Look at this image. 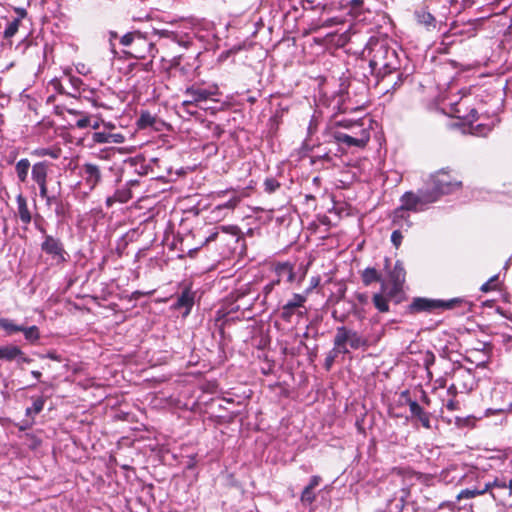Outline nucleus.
Wrapping results in <instances>:
<instances>
[{
    "label": "nucleus",
    "mask_w": 512,
    "mask_h": 512,
    "mask_svg": "<svg viewBox=\"0 0 512 512\" xmlns=\"http://www.w3.org/2000/svg\"><path fill=\"white\" fill-rule=\"evenodd\" d=\"M16 202L18 217L20 221L25 225L30 224L32 221V214L28 208L27 199L23 196V194L20 193L16 197Z\"/></svg>",
    "instance_id": "5701e85b"
},
{
    "label": "nucleus",
    "mask_w": 512,
    "mask_h": 512,
    "mask_svg": "<svg viewBox=\"0 0 512 512\" xmlns=\"http://www.w3.org/2000/svg\"><path fill=\"white\" fill-rule=\"evenodd\" d=\"M240 201L241 198L239 196L233 195L227 202L223 204H218L211 210L213 218L216 220H220V215L218 214H220L221 209H224L226 212L231 214L234 211V209L238 206Z\"/></svg>",
    "instance_id": "393cba45"
},
{
    "label": "nucleus",
    "mask_w": 512,
    "mask_h": 512,
    "mask_svg": "<svg viewBox=\"0 0 512 512\" xmlns=\"http://www.w3.org/2000/svg\"><path fill=\"white\" fill-rule=\"evenodd\" d=\"M20 332H22L24 334L25 339L31 343L37 342L40 339L39 328L35 325L30 327L23 326V330H21Z\"/></svg>",
    "instance_id": "4c0bfd02"
},
{
    "label": "nucleus",
    "mask_w": 512,
    "mask_h": 512,
    "mask_svg": "<svg viewBox=\"0 0 512 512\" xmlns=\"http://www.w3.org/2000/svg\"><path fill=\"white\" fill-rule=\"evenodd\" d=\"M301 502L303 504H312L316 500V495L314 493V489H311L309 487H305L301 493Z\"/></svg>",
    "instance_id": "09e8293b"
},
{
    "label": "nucleus",
    "mask_w": 512,
    "mask_h": 512,
    "mask_svg": "<svg viewBox=\"0 0 512 512\" xmlns=\"http://www.w3.org/2000/svg\"><path fill=\"white\" fill-rule=\"evenodd\" d=\"M459 118H463L464 120H466L468 122H473V121L477 120L478 112L476 109L473 108L470 110L469 114L459 116Z\"/></svg>",
    "instance_id": "680f3d73"
},
{
    "label": "nucleus",
    "mask_w": 512,
    "mask_h": 512,
    "mask_svg": "<svg viewBox=\"0 0 512 512\" xmlns=\"http://www.w3.org/2000/svg\"><path fill=\"white\" fill-rule=\"evenodd\" d=\"M218 93L217 85L203 87L197 83L187 87L183 92L184 96H192V101L197 102L198 105L201 102L212 99L214 96L218 95Z\"/></svg>",
    "instance_id": "9b49d317"
},
{
    "label": "nucleus",
    "mask_w": 512,
    "mask_h": 512,
    "mask_svg": "<svg viewBox=\"0 0 512 512\" xmlns=\"http://www.w3.org/2000/svg\"><path fill=\"white\" fill-rule=\"evenodd\" d=\"M44 404H45V399L43 397L35 398L33 400L32 406L28 407L26 409V415L31 416V415L39 414L43 410Z\"/></svg>",
    "instance_id": "79ce46f5"
},
{
    "label": "nucleus",
    "mask_w": 512,
    "mask_h": 512,
    "mask_svg": "<svg viewBox=\"0 0 512 512\" xmlns=\"http://www.w3.org/2000/svg\"><path fill=\"white\" fill-rule=\"evenodd\" d=\"M102 131L94 132L91 139L96 144H122L126 141V135L117 131L112 122L102 121Z\"/></svg>",
    "instance_id": "1a4fd4ad"
},
{
    "label": "nucleus",
    "mask_w": 512,
    "mask_h": 512,
    "mask_svg": "<svg viewBox=\"0 0 512 512\" xmlns=\"http://www.w3.org/2000/svg\"><path fill=\"white\" fill-rule=\"evenodd\" d=\"M417 22L428 30L436 28V19L428 10V6L421 7L415 11Z\"/></svg>",
    "instance_id": "4be33fe9"
},
{
    "label": "nucleus",
    "mask_w": 512,
    "mask_h": 512,
    "mask_svg": "<svg viewBox=\"0 0 512 512\" xmlns=\"http://www.w3.org/2000/svg\"><path fill=\"white\" fill-rule=\"evenodd\" d=\"M301 6L304 10H317L326 11L328 4L319 2L317 0H301Z\"/></svg>",
    "instance_id": "ea45409f"
},
{
    "label": "nucleus",
    "mask_w": 512,
    "mask_h": 512,
    "mask_svg": "<svg viewBox=\"0 0 512 512\" xmlns=\"http://www.w3.org/2000/svg\"><path fill=\"white\" fill-rule=\"evenodd\" d=\"M496 411L500 412V413H508V414L512 415V402H510L509 404H507L504 407L498 408Z\"/></svg>",
    "instance_id": "774afa93"
},
{
    "label": "nucleus",
    "mask_w": 512,
    "mask_h": 512,
    "mask_svg": "<svg viewBox=\"0 0 512 512\" xmlns=\"http://www.w3.org/2000/svg\"><path fill=\"white\" fill-rule=\"evenodd\" d=\"M43 223H44L43 217L39 214H36L34 217V225H35V228L42 234V237L44 238L45 236H47L49 234H48L46 228L44 227Z\"/></svg>",
    "instance_id": "603ef678"
},
{
    "label": "nucleus",
    "mask_w": 512,
    "mask_h": 512,
    "mask_svg": "<svg viewBox=\"0 0 512 512\" xmlns=\"http://www.w3.org/2000/svg\"><path fill=\"white\" fill-rule=\"evenodd\" d=\"M90 124H91V117L88 115H84L76 121L75 125L79 129H84L86 127H89Z\"/></svg>",
    "instance_id": "4d7b16f0"
},
{
    "label": "nucleus",
    "mask_w": 512,
    "mask_h": 512,
    "mask_svg": "<svg viewBox=\"0 0 512 512\" xmlns=\"http://www.w3.org/2000/svg\"><path fill=\"white\" fill-rule=\"evenodd\" d=\"M85 183L93 190L102 180L101 169L93 163H84L82 165Z\"/></svg>",
    "instance_id": "f3484780"
},
{
    "label": "nucleus",
    "mask_w": 512,
    "mask_h": 512,
    "mask_svg": "<svg viewBox=\"0 0 512 512\" xmlns=\"http://www.w3.org/2000/svg\"><path fill=\"white\" fill-rule=\"evenodd\" d=\"M52 205L55 206V214L62 217L67 212L68 204L64 203L60 196L55 195V200L52 201Z\"/></svg>",
    "instance_id": "49530a36"
},
{
    "label": "nucleus",
    "mask_w": 512,
    "mask_h": 512,
    "mask_svg": "<svg viewBox=\"0 0 512 512\" xmlns=\"http://www.w3.org/2000/svg\"><path fill=\"white\" fill-rule=\"evenodd\" d=\"M183 60V55L173 57L167 69L169 71H179L182 74H186L188 69H186L185 66L183 65Z\"/></svg>",
    "instance_id": "58836bf2"
},
{
    "label": "nucleus",
    "mask_w": 512,
    "mask_h": 512,
    "mask_svg": "<svg viewBox=\"0 0 512 512\" xmlns=\"http://www.w3.org/2000/svg\"><path fill=\"white\" fill-rule=\"evenodd\" d=\"M434 362H435V355H434V353L431 352V351H427L425 353V357H424V364H425V366L428 368L431 365H433Z\"/></svg>",
    "instance_id": "0e129e2a"
},
{
    "label": "nucleus",
    "mask_w": 512,
    "mask_h": 512,
    "mask_svg": "<svg viewBox=\"0 0 512 512\" xmlns=\"http://www.w3.org/2000/svg\"><path fill=\"white\" fill-rule=\"evenodd\" d=\"M425 186L437 202L442 196L462 189L463 182L461 175L457 171L450 168H442L429 176Z\"/></svg>",
    "instance_id": "f03ea898"
},
{
    "label": "nucleus",
    "mask_w": 512,
    "mask_h": 512,
    "mask_svg": "<svg viewBox=\"0 0 512 512\" xmlns=\"http://www.w3.org/2000/svg\"><path fill=\"white\" fill-rule=\"evenodd\" d=\"M39 187V195L45 200L48 207L52 206V201L55 200V195H49L48 193V182L37 184Z\"/></svg>",
    "instance_id": "a18cd8bd"
},
{
    "label": "nucleus",
    "mask_w": 512,
    "mask_h": 512,
    "mask_svg": "<svg viewBox=\"0 0 512 512\" xmlns=\"http://www.w3.org/2000/svg\"><path fill=\"white\" fill-rule=\"evenodd\" d=\"M448 395L451 396V398H455L458 393H460V387L453 382L447 389Z\"/></svg>",
    "instance_id": "69168bd1"
},
{
    "label": "nucleus",
    "mask_w": 512,
    "mask_h": 512,
    "mask_svg": "<svg viewBox=\"0 0 512 512\" xmlns=\"http://www.w3.org/2000/svg\"><path fill=\"white\" fill-rule=\"evenodd\" d=\"M0 329L4 330L7 335H13L23 330V326L15 324L11 319L0 318Z\"/></svg>",
    "instance_id": "473e14b6"
},
{
    "label": "nucleus",
    "mask_w": 512,
    "mask_h": 512,
    "mask_svg": "<svg viewBox=\"0 0 512 512\" xmlns=\"http://www.w3.org/2000/svg\"><path fill=\"white\" fill-rule=\"evenodd\" d=\"M20 26V18H14L12 21H10L7 24V27L5 28L3 32V37L5 39L12 38L19 30Z\"/></svg>",
    "instance_id": "a19ab883"
},
{
    "label": "nucleus",
    "mask_w": 512,
    "mask_h": 512,
    "mask_svg": "<svg viewBox=\"0 0 512 512\" xmlns=\"http://www.w3.org/2000/svg\"><path fill=\"white\" fill-rule=\"evenodd\" d=\"M195 302V292L192 291L191 284L184 286L181 293L178 295L177 300L172 305V309L180 310L185 309L183 316L190 314Z\"/></svg>",
    "instance_id": "4468645a"
},
{
    "label": "nucleus",
    "mask_w": 512,
    "mask_h": 512,
    "mask_svg": "<svg viewBox=\"0 0 512 512\" xmlns=\"http://www.w3.org/2000/svg\"><path fill=\"white\" fill-rule=\"evenodd\" d=\"M264 190L267 192V193H273L275 192L277 189L280 188L281 184L279 183V181L273 177H269V178H266L264 183Z\"/></svg>",
    "instance_id": "8fccbe9b"
},
{
    "label": "nucleus",
    "mask_w": 512,
    "mask_h": 512,
    "mask_svg": "<svg viewBox=\"0 0 512 512\" xmlns=\"http://www.w3.org/2000/svg\"><path fill=\"white\" fill-rule=\"evenodd\" d=\"M66 80L70 88H72V91H69V89H65V94L72 96L74 98L80 96L82 87L85 85L82 79L76 76H68Z\"/></svg>",
    "instance_id": "c85d7f7f"
},
{
    "label": "nucleus",
    "mask_w": 512,
    "mask_h": 512,
    "mask_svg": "<svg viewBox=\"0 0 512 512\" xmlns=\"http://www.w3.org/2000/svg\"><path fill=\"white\" fill-rule=\"evenodd\" d=\"M339 354H342L341 348H337V346L333 344V348L327 353L324 360V368L326 371L331 370Z\"/></svg>",
    "instance_id": "c9c22d12"
},
{
    "label": "nucleus",
    "mask_w": 512,
    "mask_h": 512,
    "mask_svg": "<svg viewBox=\"0 0 512 512\" xmlns=\"http://www.w3.org/2000/svg\"><path fill=\"white\" fill-rule=\"evenodd\" d=\"M401 396L406 398V403L409 406L411 418L418 420L425 429H431V414L426 412L417 401L409 398V391H403Z\"/></svg>",
    "instance_id": "f8f14e48"
},
{
    "label": "nucleus",
    "mask_w": 512,
    "mask_h": 512,
    "mask_svg": "<svg viewBox=\"0 0 512 512\" xmlns=\"http://www.w3.org/2000/svg\"><path fill=\"white\" fill-rule=\"evenodd\" d=\"M332 137L335 140V143L339 146V150L344 148L364 149L369 143V141L363 140V138L357 139V137L345 135L342 131H334L332 133Z\"/></svg>",
    "instance_id": "2eb2a0df"
},
{
    "label": "nucleus",
    "mask_w": 512,
    "mask_h": 512,
    "mask_svg": "<svg viewBox=\"0 0 512 512\" xmlns=\"http://www.w3.org/2000/svg\"><path fill=\"white\" fill-rule=\"evenodd\" d=\"M120 44L125 47L124 54L131 58L146 59L151 57L153 59L158 52L155 44L139 31H132L123 35L120 38Z\"/></svg>",
    "instance_id": "7ed1b4c3"
},
{
    "label": "nucleus",
    "mask_w": 512,
    "mask_h": 512,
    "mask_svg": "<svg viewBox=\"0 0 512 512\" xmlns=\"http://www.w3.org/2000/svg\"><path fill=\"white\" fill-rule=\"evenodd\" d=\"M321 281L320 276H314L310 279L309 287L304 290L302 294L306 295V298H308V295L319 286Z\"/></svg>",
    "instance_id": "6e6d98bb"
},
{
    "label": "nucleus",
    "mask_w": 512,
    "mask_h": 512,
    "mask_svg": "<svg viewBox=\"0 0 512 512\" xmlns=\"http://www.w3.org/2000/svg\"><path fill=\"white\" fill-rule=\"evenodd\" d=\"M494 488L506 489L507 488V483H506V481L504 479L496 478L494 481L487 482L485 484L484 491H486V493L490 492L492 498L495 500L496 496L492 492V489H494Z\"/></svg>",
    "instance_id": "37998d69"
},
{
    "label": "nucleus",
    "mask_w": 512,
    "mask_h": 512,
    "mask_svg": "<svg viewBox=\"0 0 512 512\" xmlns=\"http://www.w3.org/2000/svg\"><path fill=\"white\" fill-rule=\"evenodd\" d=\"M185 97H186V99H184V100H183V102H182V106L186 109V111H187V112H189V113L193 114V112H191V111L189 110V107H190V106H195V107H197V106H198V104H197V102L192 101V96H185Z\"/></svg>",
    "instance_id": "e2e57ef3"
},
{
    "label": "nucleus",
    "mask_w": 512,
    "mask_h": 512,
    "mask_svg": "<svg viewBox=\"0 0 512 512\" xmlns=\"http://www.w3.org/2000/svg\"><path fill=\"white\" fill-rule=\"evenodd\" d=\"M52 164L48 161H39L31 167V177L36 184L48 182V173Z\"/></svg>",
    "instance_id": "a211bd4d"
},
{
    "label": "nucleus",
    "mask_w": 512,
    "mask_h": 512,
    "mask_svg": "<svg viewBox=\"0 0 512 512\" xmlns=\"http://www.w3.org/2000/svg\"><path fill=\"white\" fill-rule=\"evenodd\" d=\"M464 302V299L458 297L449 300L415 297L408 306V312L411 314H417L421 312L431 313L436 310H451L461 306Z\"/></svg>",
    "instance_id": "423d86ee"
},
{
    "label": "nucleus",
    "mask_w": 512,
    "mask_h": 512,
    "mask_svg": "<svg viewBox=\"0 0 512 512\" xmlns=\"http://www.w3.org/2000/svg\"><path fill=\"white\" fill-rule=\"evenodd\" d=\"M392 224L401 228L404 223L407 224L408 227L411 226L410 221V211L405 209V207L400 203V206L394 209L391 215Z\"/></svg>",
    "instance_id": "b1692460"
},
{
    "label": "nucleus",
    "mask_w": 512,
    "mask_h": 512,
    "mask_svg": "<svg viewBox=\"0 0 512 512\" xmlns=\"http://www.w3.org/2000/svg\"><path fill=\"white\" fill-rule=\"evenodd\" d=\"M406 279V271L403 266V263L400 260H397L394 264V267L388 273V283L390 284H398L403 285Z\"/></svg>",
    "instance_id": "412c9836"
},
{
    "label": "nucleus",
    "mask_w": 512,
    "mask_h": 512,
    "mask_svg": "<svg viewBox=\"0 0 512 512\" xmlns=\"http://www.w3.org/2000/svg\"><path fill=\"white\" fill-rule=\"evenodd\" d=\"M333 344H335L337 348H341L342 354L349 353V348L353 350H366L371 345L370 340L367 337L346 326H339L336 328Z\"/></svg>",
    "instance_id": "20e7f679"
},
{
    "label": "nucleus",
    "mask_w": 512,
    "mask_h": 512,
    "mask_svg": "<svg viewBox=\"0 0 512 512\" xmlns=\"http://www.w3.org/2000/svg\"><path fill=\"white\" fill-rule=\"evenodd\" d=\"M128 68H129V71L131 73H133L134 75L141 73V72L151 73L153 71V59L151 58V60H149L148 62H145V63H140V62L131 63L128 66Z\"/></svg>",
    "instance_id": "72a5a7b5"
},
{
    "label": "nucleus",
    "mask_w": 512,
    "mask_h": 512,
    "mask_svg": "<svg viewBox=\"0 0 512 512\" xmlns=\"http://www.w3.org/2000/svg\"><path fill=\"white\" fill-rule=\"evenodd\" d=\"M388 301L389 299L382 293V291L380 293H375L372 298L375 308L381 313L389 311Z\"/></svg>",
    "instance_id": "2f4dec72"
},
{
    "label": "nucleus",
    "mask_w": 512,
    "mask_h": 512,
    "mask_svg": "<svg viewBox=\"0 0 512 512\" xmlns=\"http://www.w3.org/2000/svg\"><path fill=\"white\" fill-rule=\"evenodd\" d=\"M51 84L61 94H65V89H68V87L66 86V83L63 84L60 80H57V79L53 80L51 82Z\"/></svg>",
    "instance_id": "052dcab7"
},
{
    "label": "nucleus",
    "mask_w": 512,
    "mask_h": 512,
    "mask_svg": "<svg viewBox=\"0 0 512 512\" xmlns=\"http://www.w3.org/2000/svg\"><path fill=\"white\" fill-rule=\"evenodd\" d=\"M361 279L365 286H369L375 282H380L381 284L384 282L381 274L373 267H367L364 269L361 273Z\"/></svg>",
    "instance_id": "cd10ccee"
},
{
    "label": "nucleus",
    "mask_w": 512,
    "mask_h": 512,
    "mask_svg": "<svg viewBox=\"0 0 512 512\" xmlns=\"http://www.w3.org/2000/svg\"><path fill=\"white\" fill-rule=\"evenodd\" d=\"M240 309V306L237 305L236 307H233L231 310H229L228 312L224 313L223 311L219 310L217 311L216 313V318H215V322H216V325L221 322L219 324V331L220 333L223 335L224 334V326L226 324H228L230 321L233 320V318L230 317V314L233 313V312H237L238 310Z\"/></svg>",
    "instance_id": "7c9ffc66"
},
{
    "label": "nucleus",
    "mask_w": 512,
    "mask_h": 512,
    "mask_svg": "<svg viewBox=\"0 0 512 512\" xmlns=\"http://www.w3.org/2000/svg\"><path fill=\"white\" fill-rule=\"evenodd\" d=\"M131 198H132L131 190L129 188H126V187L122 188V189H118L114 193V199H116L117 202H119V203H126Z\"/></svg>",
    "instance_id": "de8ad7c7"
},
{
    "label": "nucleus",
    "mask_w": 512,
    "mask_h": 512,
    "mask_svg": "<svg viewBox=\"0 0 512 512\" xmlns=\"http://www.w3.org/2000/svg\"><path fill=\"white\" fill-rule=\"evenodd\" d=\"M272 271L276 275L275 280H279V283L285 281L291 284L296 279L294 265L290 262H274L272 264Z\"/></svg>",
    "instance_id": "dca6fc26"
},
{
    "label": "nucleus",
    "mask_w": 512,
    "mask_h": 512,
    "mask_svg": "<svg viewBox=\"0 0 512 512\" xmlns=\"http://www.w3.org/2000/svg\"><path fill=\"white\" fill-rule=\"evenodd\" d=\"M40 249L46 255L45 263L49 262L51 266H63L69 261L70 255L59 237L51 234L45 236L40 244Z\"/></svg>",
    "instance_id": "39448f33"
},
{
    "label": "nucleus",
    "mask_w": 512,
    "mask_h": 512,
    "mask_svg": "<svg viewBox=\"0 0 512 512\" xmlns=\"http://www.w3.org/2000/svg\"><path fill=\"white\" fill-rule=\"evenodd\" d=\"M162 122L157 118L156 115L151 114L149 111H141L140 116L136 121V125L139 129L152 128L154 130H160Z\"/></svg>",
    "instance_id": "aec40b11"
},
{
    "label": "nucleus",
    "mask_w": 512,
    "mask_h": 512,
    "mask_svg": "<svg viewBox=\"0 0 512 512\" xmlns=\"http://www.w3.org/2000/svg\"><path fill=\"white\" fill-rule=\"evenodd\" d=\"M363 53L369 60L372 75L377 79L376 85L400 70L399 55L386 39L371 38Z\"/></svg>",
    "instance_id": "f257e3e1"
},
{
    "label": "nucleus",
    "mask_w": 512,
    "mask_h": 512,
    "mask_svg": "<svg viewBox=\"0 0 512 512\" xmlns=\"http://www.w3.org/2000/svg\"><path fill=\"white\" fill-rule=\"evenodd\" d=\"M332 151L329 150H323L321 152H318L312 156H310V163L312 165L317 164L318 162H325V163H331L332 162Z\"/></svg>",
    "instance_id": "e433bc0d"
},
{
    "label": "nucleus",
    "mask_w": 512,
    "mask_h": 512,
    "mask_svg": "<svg viewBox=\"0 0 512 512\" xmlns=\"http://www.w3.org/2000/svg\"><path fill=\"white\" fill-rule=\"evenodd\" d=\"M393 74H396L395 80H389V78H387L384 82H381L378 85H383L381 90L384 93L395 92L399 87L403 85L404 80L407 78V76L400 72V70L397 72H393Z\"/></svg>",
    "instance_id": "a878e982"
},
{
    "label": "nucleus",
    "mask_w": 512,
    "mask_h": 512,
    "mask_svg": "<svg viewBox=\"0 0 512 512\" xmlns=\"http://www.w3.org/2000/svg\"><path fill=\"white\" fill-rule=\"evenodd\" d=\"M307 302V298L305 294L294 293L292 298L289 299L280 309V318L286 322L290 323L294 315H298L300 317L303 316L304 312L302 309L305 308V303Z\"/></svg>",
    "instance_id": "9d476101"
},
{
    "label": "nucleus",
    "mask_w": 512,
    "mask_h": 512,
    "mask_svg": "<svg viewBox=\"0 0 512 512\" xmlns=\"http://www.w3.org/2000/svg\"><path fill=\"white\" fill-rule=\"evenodd\" d=\"M435 197L425 187L418 189L417 192L406 191L400 197V203L412 213L425 211L430 204L435 203Z\"/></svg>",
    "instance_id": "0eeeda50"
},
{
    "label": "nucleus",
    "mask_w": 512,
    "mask_h": 512,
    "mask_svg": "<svg viewBox=\"0 0 512 512\" xmlns=\"http://www.w3.org/2000/svg\"><path fill=\"white\" fill-rule=\"evenodd\" d=\"M32 155L37 157L49 156L52 159H58L61 155V149L58 147L54 148H37L32 151Z\"/></svg>",
    "instance_id": "f704fd0d"
},
{
    "label": "nucleus",
    "mask_w": 512,
    "mask_h": 512,
    "mask_svg": "<svg viewBox=\"0 0 512 512\" xmlns=\"http://www.w3.org/2000/svg\"><path fill=\"white\" fill-rule=\"evenodd\" d=\"M452 378L460 387V393H467L473 389L474 376L470 369L459 366L454 369Z\"/></svg>",
    "instance_id": "ddd939ff"
},
{
    "label": "nucleus",
    "mask_w": 512,
    "mask_h": 512,
    "mask_svg": "<svg viewBox=\"0 0 512 512\" xmlns=\"http://www.w3.org/2000/svg\"><path fill=\"white\" fill-rule=\"evenodd\" d=\"M445 406L448 411H456L460 409V403L455 398L449 399Z\"/></svg>",
    "instance_id": "bf43d9fd"
},
{
    "label": "nucleus",
    "mask_w": 512,
    "mask_h": 512,
    "mask_svg": "<svg viewBox=\"0 0 512 512\" xmlns=\"http://www.w3.org/2000/svg\"><path fill=\"white\" fill-rule=\"evenodd\" d=\"M485 493H486V491H484V488L481 490L480 489H464L459 492V494L457 495L456 498H457V500L471 499L476 496L483 495Z\"/></svg>",
    "instance_id": "c03bdc74"
},
{
    "label": "nucleus",
    "mask_w": 512,
    "mask_h": 512,
    "mask_svg": "<svg viewBox=\"0 0 512 512\" xmlns=\"http://www.w3.org/2000/svg\"><path fill=\"white\" fill-rule=\"evenodd\" d=\"M279 280H272L271 282H269L268 284H266L264 287H263V294H264V299H266L268 297V295L273 291V289L275 288L276 285H279Z\"/></svg>",
    "instance_id": "13d9d810"
},
{
    "label": "nucleus",
    "mask_w": 512,
    "mask_h": 512,
    "mask_svg": "<svg viewBox=\"0 0 512 512\" xmlns=\"http://www.w3.org/2000/svg\"><path fill=\"white\" fill-rule=\"evenodd\" d=\"M497 280H498L497 276L491 277L486 283H484L481 286L480 290L482 292H489L491 290H495L497 287Z\"/></svg>",
    "instance_id": "864d4df0"
},
{
    "label": "nucleus",
    "mask_w": 512,
    "mask_h": 512,
    "mask_svg": "<svg viewBox=\"0 0 512 512\" xmlns=\"http://www.w3.org/2000/svg\"><path fill=\"white\" fill-rule=\"evenodd\" d=\"M364 4L363 0H341L340 6L342 8L350 7L353 10L360 9Z\"/></svg>",
    "instance_id": "3c124183"
},
{
    "label": "nucleus",
    "mask_w": 512,
    "mask_h": 512,
    "mask_svg": "<svg viewBox=\"0 0 512 512\" xmlns=\"http://www.w3.org/2000/svg\"><path fill=\"white\" fill-rule=\"evenodd\" d=\"M18 356H23V351L16 345H6L0 347V360L14 361Z\"/></svg>",
    "instance_id": "bb28decb"
},
{
    "label": "nucleus",
    "mask_w": 512,
    "mask_h": 512,
    "mask_svg": "<svg viewBox=\"0 0 512 512\" xmlns=\"http://www.w3.org/2000/svg\"><path fill=\"white\" fill-rule=\"evenodd\" d=\"M336 126L346 129L343 134L351 135L353 137L363 138V140L370 141L371 137V125L370 120L365 119H342L335 122Z\"/></svg>",
    "instance_id": "6e6552de"
},
{
    "label": "nucleus",
    "mask_w": 512,
    "mask_h": 512,
    "mask_svg": "<svg viewBox=\"0 0 512 512\" xmlns=\"http://www.w3.org/2000/svg\"><path fill=\"white\" fill-rule=\"evenodd\" d=\"M381 291L389 300L397 304L404 299L403 285L390 284L384 281L381 285Z\"/></svg>",
    "instance_id": "6ab92c4d"
},
{
    "label": "nucleus",
    "mask_w": 512,
    "mask_h": 512,
    "mask_svg": "<svg viewBox=\"0 0 512 512\" xmlns=\"http://www.w3.org/2000/svg\"><path fill=\"white\" fill-rule=\"evenodd\" d=\"M30 167L31 164L27 158H22L16 163L15 171L20 182L25 183L27 181Z\"/></svg>",
    "instance_id": "c756f323"
},
{
    "label": "nucleus",
    "mask_w": 512,
    "mask_h": 512,
    "mask_svg": "<svg viewBox=\"0 0 512 512\" xmlns=\"http://www.w3.org/2000/svg\"><path fill=\"white\" fill-rule=\"evenodd\" d=\"M403 240L402 232L399 229H396L391 234V242L398 249L401 246Z\"/></svg>",
    "instance_id": "5fc2aeb1"
},
{
    "label": "nucleus",
    "mask_w": 512,
    "mask_h": 512,
    "mask_svg": "<svg viewBox=\"0 0 512 512\" xmlns=\"http://www.w3.org/2000/svg\"><path fill=\"white\" fill-rule=\"evenodd\" d=\"M320 482H321V477L318 475H314L310 478V482L307 485V487H309L311 489H315L320 484Z\"/></svg>",
    "instance_id": "338daca9"
}]
</instances>
